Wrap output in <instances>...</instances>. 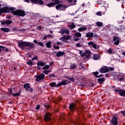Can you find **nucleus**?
Here are the masks:
<instances>
[{
    "instance_id": "5701e85b",
    "label": "nucleus",
    "mask_w": 125,
    "mask_h": 125,
    "mask_svg": "<svg viewBox=\"0 0 125 125\" xmlns=\"http://www.w3.org/2000/svg\"><path fill=\"white\" fill-rule=\"evenodd\" d=\"M0 30L5 33H8L10 31L9 28L4 27V28H1Z\"/></svg>"
},
{
    "instance_id": "e433bc0d",
    "label": "nucleus",
    "mask_w": 125,
    "mask_h": 125,
    "mask_svg": "<svg viewBox=\"0 0 125 125\" xmlns=\"http://www.w3.org/2000/svg\"><path fill=\"white\" fill-rule=\"evenodd\" d=\"M96 25L98 26V27H102V26H103V22L97 21L96 22Z\"/></svg>"
},
{
    "instance_id": "79ce46f5",
    "label": "nucleus",
    "mask_w": 125,
    "mask_h": 125,
    "mask_svg": "<svg viewBox=\"0 0 125 125\" xmlns=\"http://www.w3.org/2000/svg\"><path fill=\"white\" fill-rule=\"evenodd\" d=\"M5 48H6L5 46L0 45V53L1 52V49L2 50H4Z\"/></svg>"
},
{
    "instance_id": "c85d7f7f",
    "label": "nucleus",
    "mask_w": 125,
    "mask_h": 125,
    "mask_svg": "<svg viewBox=\"0 0 125 125\" xmlns=\"http://www.w3.org/2000/svg\"><path fill=\"white\" fill-rule=\"evenodd\" d=\"M119 95L121 96H123V97H125V90H122L120 91V93H119Z\"/></svg>"
},
{
    "instance_id": "dca6fc26",
    "label": "nucleus",
    "mask_w": 125,
    "mask_h": 125,
    "mask_svg": "<svg viewBox=\"0 0 125 125\" xmlns=\"http://www.w3.org/2000/svg\"><path fill=\"white\" fill-rule=\"evenodd\" d=\"M31 2H34L36 4H43L44 2L42 0H31Z\"/></svg>"
},
{
    "instance_id": "b1692460",
    "label": "nucleus",
    "mask_w": 125,
    "mask_h": 125,
    "mask_svg": "<svg viewBox=\"0 0 125 125\" xmlns=\"http://www.w3.org/2000/svg\"><path fill=\"white\" fill-rule=\"evenodd\" d=\"M27 64L29 66H33V65H35V62L31 60H28L27 62Z\"/></svg>"
},
{
    "instance_id": "ea45409f",
    "label": "nucleus",
    "mask_w": 125,
    "mask_h": 125,
    "mask_svg": "<svg viewBox=\"0 0 125 125\" xmlns=\"http://www.w3.org/2000/svg\"><path fill=\"white\" fill-rule=\"evenodd\" d=\"M93 74L94 76H95V77H96V78H97V77H98V75H99V72H98V71H96V72H93Z\"/></svg>"
},
{
    "instance_id": "13d9d810",
    "label": "nucleus",
    "mask_w": 125,
    "mask_h": 125,
    "mask_svg": "<svg viewBox=\"0 0 125 125\" xmlns=\"http://www.w3.org/2000/svg\"><path fill=\"white\" fill-rule=\"evenodd\" d=\"M101 77H103V74H101V75H100L98 76V77H97V78H101Z\"/></svg>"
},
{
    "instance_id": "3c124183",
    "label": "nucleus",
    "mask_w": 125,
    "mask_h": 125,
    "mask_svg": "<svg viewBox=\"0 0 125 125\" xmlns=\"http://www.w3.org/2000/svg\"><path fill=\"white\" fill-rule=\"evenodd\" d=\"M96 14L98 16H102V14H101V11L97 12Z\"/></svg>"
},
{
    "instance_id": "20e7f679",
    "label": "nucleus",
    "mask_w": 125,
    "mask_h": 125,
    "mask_svg": "<svg viewBox=\"0 0 125 125\" xmlns=\"http://www.w3.org/2000/svg\"><path fill=\"white\" fill-rule=\"evenodd\" d=\"M14 14L16 16H20L21 17H24V16L25 15V12L22 10L20 9L16 10L14 13Z\"/></svg>"
},
{
    "instance_id": "2f4dec72",
    "label": "nucleus",
    "mask_w": 125,
    "mask_h": 125,
    "mask_svg": "<svg viewBox=\"0 0 125 125\" xmlns=\"http://www.w3.org/2000/svg\"><path fill=\"white\" fill-rule=\"evenodd\" d=\"M71 69H76L77 68V64L76 63H71L70 66Z\"/></svg>"
},
{
    "instance_id": "a878e982",
    "label": "nucleus",
    "mask_w": 125,
    "mask_h": 125,
    "mask_svg": "<svg viewBox=\"0 0 125 125\" xmlns=\"http://www.w3.org/2000/svg\"><path fill=\"white\" fill-rule=\"evenodd\" d=\"M75 107H76V104L71 103L69 105V109L71 111H73V110H74V108H75Z\"/></svg>"
},
{
    "instance_id": "f03ea898",
    "label": "nucleus",
    "mask_w": 125,
    "mask_h": 125,
    "mask_svg": "<svg viewBox=\"0 0 125 125\" xmlns=\"http://www.w3.org/2000/svg\"><path fill=\"white\" fill-rule=\"evenodd\" d=\"M67 83H67V81L65 80V81H62V82L58 83L57 84H56V83H55V82H52L49 84V85L51 87H59L60 86H61L62 85H65L67 84Z\"/></svg>"
},
{
    "instance_id": "e2e57ef3",
    "label": "nucleus",
    "mask_w": 125,
    "mask_h": 125,
    "mask_svg": "<svg viewBox=\"0 0 125 125\" xmlns=\"http://www.w3.org/2000/svg\"><path fill=\"white\" fill-rule=\"evenodd\" d=\"M30 92H33V88H30Z\"/></svg>"
},
{
    "instance_id": "39448f33",
    "label": "nucleus",
    "mask_w": 125,
    "mask_h": 125,
    "mask_svg": "<svg viewBox=\"0 0 125 125\" xmlns=\"http://www.w3.org/2000/svg\"><path fill=\"white\" fill-rule=\"evenodd\" d=\"M45 78V75L43 73H41L39 75L36 76V79H35L36 82H42L43 80H44Z\"/></svg>"
},
{
    "instance_id": "4468645a",
    "label": "nucleus",
    "mask_w": 125,
    "mask_h": 125,
    "mask_svg": "<svg viewBox=\"0 0 125 125\" xmlns=\"http://www.w3.org/2000/svg\"><path fill=\"white\" fill-rule=\"evenodd\" d=\"M61 34L62 35H64V34H66V35H69V34H70V31L69 30V29L67 28H63L61 30Z\"/></svg>"
},
{
    "instance_id": "aec40b11",
    "label": "nucleus",
    "mask_w": 125,
    "mask_h": 125,
    "mask_svg": "<svg viewBox=\"0 0 125 125\" xmlns=\"http://www.w3.org/2000/svg\"><path fill=\"white\" fill-rule=\"evenodd\" d=\"M98 2L99 5H100V4H102L103 6H104V7H106V6H107L105 5V4L107 5V3L105 1H102L101 0H100L99 1H98Z\"/></svg>"
},
{
    "instance_id": "c756f323",
    "label": "nucleus",
    "mask_w": 125,
    "mask_h": 125,
    "mask_svg": "<svg viewBox=\"0 0 125 125\" xmlns=\"http://www.w3.org/2000/svg\"><path fill=\"white\" fill-rule=\"evenodd\" d=\"M46 46L47 48H50L51 47V41H48L46 43Z\"/></svg>"
},
{
    "instance_id": "9d476101",
    "label": "nucleus",
    "mask_w": 125,
    "mask_h": 125,
    "mask_svg": "<svg viewBox=\"0 0 125 125\" xmlns=\"http://www.w3.org/2000/svg\"><path fill=\"white\" fill-rule=\"evenodd\" d=\"M88 45H92V47L95 49H98L99 48V46L97 45V44L93 42H88Z\"/></svg>"
},
{
    "instance_id": "393cba45",
    "label": "nucleus",
    "mask_w": 125,
    "mask_h": 125,
    "mask_svg": "<svg viewBox=\"0 0 125 125\" xmlns=\"http://www.w3.org/2000/svg\"><path fill=\"white\" fill-rule=\"evenodd\" d=\"M56 55L58 57H60V56H63V55H65V53L64 52L59 51L57 53Z\"/></svg>"
},
{
    "instance_id": "0e129e2a",
    "label": "nucleus",
    "mask_w": 125,
    "mask_h": 125,
    "mask_svg": "<svg viewBox=\"0 0 125 125\" xmlns=\"http://www.w3.org/2000/svg\"><path fill=\"white\" fill-rule=\"evenodd\" d=\"M25 1H26V2H30V0H24Z\"/></svg>"
},
{
    "instance_id": "72a5a7b5",
    "label": "nucleus",
    "mask_w": 125,
    "mask_h": 125,
    "mask_svg": "<svg viewBox=\"0 0 125 125\" xmlns=\"http://www.w3.org/2000/svg\"><path fill=\"white\" fill-rule=\"evenodd\" d=\"M107 52L108 54H113L114 53V49L110 48L107 50Z\"/></svg>"
},
{
    "instance_id": "8fccbe9b",
    "label": "nucleus",
    "mask_w": 125,
    "mask_h": 125,
    "mask_svg": "<svg viewBox=\"0 0 125 125\" xmlns=\"http://www.w3.org/2000/svg\"><path fill=\"white\" fill-rule=\"evenodd\" d=\"M120 113L123 115V117H125V111H121Z\"/></svg>"
},
{
    "instance_id": "6ab92c4d",
    "label": "nucleus",
    "mask_w": 125,
    "mask_h": 125,
    "mask_svg": "<svg viewBox=\"0 0 125 125\" xmlns=\"http://www.w3.org/2000/svg\"><path fill=\"white\" fill-rule=\"evenodd\" d=\"M8 13H12L14 15V12H15V8L14 7H8Z\"/></svg>"
},
{
    "instance_id": "0eeeda50",
    "label": "nucleus",
    "mask_w": 125,
    "mask_h": 125,
    "mask_svg": "<svg viewBox=\"0 0 125 125\" xmlns=\"http://www.w3.org/2000/svg\"><path fill=\"white\" fill-rule=\"evenodd\" d=\"M71 40V36L70 35L63 36L61 37V40L64 42H68L67 41Z\"/></svg>"
},
{
    "instance_id": "052dcab7",
    "label": "nucleus",
    "mask_w": 125,
    "mask_h": 125,
    "mask_svg": "<svg viewBox=\"0 0 125 125\" xmlns=\"http://www.w3.org/2000/svg\"><path fill=\"white\" fill-rule=\"evenodd\" d=\"M5 51L6 52H8V51H9V50H8V48H6V49H5Z\"/></svg>"
},
{
    "instance_id": "58836bf2",
    "label": "nucleus",
    "mask_w": 125,
    "mask_h": 125,
    "mask_svg": "<svg viewBox=\"0 0 125 125\" xmlns=\"http://www.w3.org/2000/svg\"><path fill=\"white\" fill-rule=\"evenodd\" d=\"M51 70H44L43 71V73L45 75H48V74H49V73H51Z\"/></svg>"
},
{
    "instance_id": "f704fd0d",
    "label": "nucleus",
    "mask_w": 125,
    "mask_h": 125,
    "mask_svg": "<svg viewBox=\"0 0 125 125\" xmlns=\"http://www.w3.org/2000/svg\"><path fill=\"white\" fill-rule=\"evenodd\" d=\"M21 94V90H20L19 93L13 94V96H14V97H18V96H20Z\"/></svg>"
},
{
    "instance_id": "49530a36",
    "label": "nucleus",
    "mask_w": 125,
    "mask_h": 125,
    "mask_svg": "<svg viewBox=\"0 0 125 125\" xmlns=\"http://www.w3.org/2000/svg\"><path fill=\"white\" fill-rule=\"evenodd\" d=\"M38 45H40V46H43V43H42V42H38Z\"/></svg>"
},
{
    "instance_id": "5fc2aeb1",
    "label": "nucleus",
    "mask_w": 125,
    "mask_h": 125,
    "mask_svg": "<svg viewBox=\"0 0 125 125\" xmlns=\"http://www.w3.org/2000/svg\"><path fill=\"white\" fill-rule=\"evenodd\" d=\"M47 39V36H45L43 38V40L44 41H45V40H46Z\"/></svg>"
},
{
    "instance_id": "6e6552de",
    "label": "nucleus",
    "mask_w": 125,
    "mask_h": 125,
    "mask_svg": "<svg viewBox=\"0 0 125 125\" xmlns=\"http://www.w3.org/2000/svg\"><path fill=\"white\" fill-rule=\"evenodd\" d=\"M44 120L46 121V122H48L51 120V114L47 112L46 113L44 116Z\"/></svg>"
},
{
    "instance_id": "680f3d73",
    "label": "nucleus",
    "mask_w": 125,
    "mask_h": 125,
    "mask_svg": "<svg viewBox=\"0 0 125 125\" xmlns=\"http://www.w3.org/2000/svg\"><path fill=\"white\" fill-rule=\"evenodd\" d=\"M110 71H114V67H110Z\"/></svg>"
},
{
    "instance_id": "6e6d98bb",
    "label": "nucleus",
    "mask_w": 125,
    "mask_h": 125,
    "mask_svg": "<svg viewBox=\"0 0 125 125\" xmlns=\"http://www.w3.org/2000/svg\"><path fill=\"white\" fill-rule=\"evenodd\" d=\"M53 64H54V62H50L49 65H50V66H52V65H53Z\"/></svg>"
},
{
    "instance_id": "1a4fd4ad",
    "label": "nucleus",
    "mask_w": 125,
    "mask_h": 125,
    "mask_svg": "<svg viewBox=\"0 0 125 125\" xmlns=\"http://www.w3.org/2000/svg\"><path fill=\"white\" fill-rule=\"evenodd\" d=\"M45 65H46V63H45V62H43L41 61H38L37 62L38 70H41V69H42L41 67H40V66H41V67H44V66H45Z\"/></svg>"
},
{
    "instance_id": "bf43d9fd",
    "label": "nucleus",
    "mask_w": 125,
    "mask_h": 125,
    "mask_svg": "<svg viewBox=\"0 0 125 125\" xmlns=\"http://www.w3.org/2000/svg\"><path fill=\"white\" fill-rule=\"evenodd\" d=\"M47 38H52V36H51V35H47Z\"/></svg>"
},
{
    "instance_id": "423d86ee",
    "label": "nucleus",
    "mask_w": 125,
    "mask_h": 125,
    "mask_svg": "<svg viewBox=\"0 0 125 125\" xmlns=\"http://www.w3.org/2000/svg\"><path fill=\"white\" fill-rule=\"evenodd\" d=\"M110 71V69L107 66H104L99 70L100 73H108Z\"/></svg>"
},
{
    "instance_id": "4c0bfd02",
    "label": "nucleus",
    "mask_w": 125,
    "mask_h": 125,
    "mask_svg": "<svg viewBox=\"0 0 125 125\" xmlns=\"http://www.w3.org/2000/svg\"><path fill=\"white\" fill-rule=\"evenodd\" d=\"M120 40V38L117 36H113V42H116V41H118Z\"/></svg>"
},
{
    "instance_id": "cd10ccee",
    "label": "nucleus",
    "mask_w": 125,
    "mask_h": 125,
    "mask_svg": "<svg viewBox=\"0 0 125 125\" xmlns=\"http://www.w3.org/2000/svg\"><path fill=\"white\" fill-rule=\"evenodd\" d=\"M75 38H81L82 37V33L80 32H76L74 34Z\"/></svg>"
},
{
    "instance_id": "a211bd4d",
    "label": "nucleus",
    "mask_w": 125,
    "mask_h": 125,
    "mask_svg": "<svg viewBox=\"0 0 125 125\" xmlns=\"http://www.w3.org/2000/svg\"><path fill=\"white\" fill-rule=\"evenodd\" d=\"M58 0H56L54 1V2L49 3L47 4V6H48V7H52L53 6H54V5H56V4H58Z\"/></svg>"
},
{
    "instance_id": "09e8293b",
    "label": "nucleus",
    "mask_w": 125,
    "mask_h": 125,
    "mask_svg": "<svg viewBox=\"0 0 125 125\" xmlns=\"http://www.w3.org/2000/svg\"><path fill=\"white\" fill-rule=\"evenodd\" d=\"M76 46H77V47H82V44H81L80 43H77L76 44Z\"/></svg>"
},
{
    "instance_id": "7c9ffc66",
    "label": "nucleus",
    "mask_w": 125,
    "mask_h": 125,
    "mask_svg": "<svg viewBox=\"0 0 125 125\" xmlns=\"http://www.w3.org/2000/svg\"><path fill=\"white\" fill-rule=\"evenodd\" d=\"M69 28H70V30H73V29L76 28V25H75L74 22H72L71 24H69Z\"/></svg>"
},
{
    "instance_id": "c03bdc74",
    "label": "nucleus",
    "mask_w": 125,
    "mask_h": 125,
    "mask_svg": "<svg viewBox=\"0 0 125 125\" xmlns=\"http://www.w3.org/2000/svg\"><path fill=\"white\" fill-rule=\"evenodd\" d=\"M68 80H69L70 81H71V82H75V79L74 78V77H67Z\"/></svg>"
},
{
    "instance_id": "a19ab883",
    "label": "nucleus",
    "mask_w": 125,
    "mask_h": 125,
    "mask_svg": "<svg viewBox=\"0 0 125 125\" xmlns=\"http://www.w3.org/2000/svg\"><path fill=\"white\" fill-rule=\"evenodd\" d=\"M121 90H122V89H115L114 91L116 93H118V94H120Z\"/></svg>"
},
{
    "instance_id": "c9c22d12",
    "label": "nucleus",
    "mask_w": 125,
    "mask_h": 125,
    "mask_svg": "<svg viewBox=\"0 0 125 125\" xmlns=\"http://www.w3.org/2000/svg\"><path fill=\"white\" fill-rule=\"evenodd\" d=\"M50 68V66L49 65H45L42 68V70H48L49 68Z\"/></svg>"
},
{
    "instance_id": "774afa93",
    "label": "nucleus",
    "mask_w": 125,
    "mask_h": 125,
    "mask_svg": "<svg viewBox=\"0 0 125 125\" xmlns=\"http://www.w3.org/2000/svg\"><path fill=\"white\" fill-rule=\"evenodd\" d=\"M42 26H38V29H42Z\"/></svg>"
},
{
    "instance_id": "69168bd1",
    "label": "nucleus",
    "mask_w": 125,
    "mask_h": 125,
    "mask_svg": "<svg viewBox=\"0 0 125 125\" xmlns=\"http://www.w3.org/2000/svg\"><path fill=\"white\" fill-rule=\"evenodd\" d=\"M50 77H55V75L54 74H51Z\"/></svg>"
},
{
    "instance_id": "4be33fe9",
    "label": "nucleus",
    "mask_w": 125,
    "mask_h": 125,
    "mask_svg": "<svg viewBox=\"0 0 125 125\" xmlns=\"http://www.w3.org/2000/svg\"><path fill=\"white\" fill-rule=\"evenodd\" d=\"M93 59L94 60H99V59H100V55H99V54H94L93 55Z\"/></svg>"
},
{
    "instance_id": "4d7b16f0",
    "label": "nucleus",
    "mask_w": 125,
    "mask_h": 125,
    "mask_svg": "<svg viewBox=\"0 0 125 125\" xmlns=\"http://www.w3.org/2000/svg\"><path fill=\"white\" fill-rule=\"evenodd\" d=\"M33 42H34L35 43H39V42H38V41H37L36 40H34L33 41Z\"/></svg>"
},
{
    "instance_id": "412c9836",
    "label": "nucleus",
    "mask_w": 125,
    "mask_h": 125,
    "mask_svg": "<svg viewBox=\"0 0 125 125\" xmlns=\"http://www.w3.org/2000/svg\"><path fill=\"white\" fill-rule=\"evenodd\" d=\"M24 88H25L26 91H28L29 89L31 88V86H30V84L29 83H26L23 85Z\"/></svg>"
},
{
    "instance_id": "37998d69",
    "label": "nucleus",
    "mask_w": 125,
    "mask_h": 125,
    "mask_svg": "<svg viewBox=\"0 0 125 125\" xmlns=\"http://www.w3.org/2000/svg\"><path fill=\"white\" fill-rule=\"evenodd\" d=\"M120 43V40H117L114 43V45H119V44Z\"/></svg>"
},
{
    "instance_id": "2eb2a0df",
    "label": "nucleus",
    "mask_w": 125,
    "mask_h": 125,
    "mask_svg": "<svg viewBox=\"0 0 125 125\" xmlns=\"http://www.w3.org/2000/svg\"><path fill=\"white\" fill-rule=\"evenodd\" d=\"M1 25H10L12 23V21L7 20L6 21H0Z\"/></svg>"
},
{
    "instance_id": "f257e3e1",
    "label": "nucleus",
    "mask_w": 125,
    "mask_h": 125,
    "mask_svg": "<svg viewBox=\"0 0 125 125\" xmlns=\"http://www.w3.org/2000/svg\"><path fill=\"white\" fill-rule=\"evenodd\" d=\"M18 46L19 47H20L22 50H24L25 48L26 49H28V50H30V49L35 48L36 47V45H35V44L34 43H32L31 42H25V41H22L21 42H19L18 43Z\"/></svg>"
},
{
    "instance_id": "ddd939ff",
    "label": "nucleus",
    "mask_w": 125,
    "mask_h": 125,
    "mask_svg": "<svg viewBox=\"0 0 125 125\" xmlns=\"http://www.w3.org/2000/svg\"><path fill=\"white\" fill-rule=\"evenodd\" d=\"M86 38L92 39V38H95L96 36L94 35L93 32H88L86 34Z\"/></svg>"
},
{
    "instance_id": "9b49d317",
    "label": "nucleus",
    "mask_w": 125,
    "mask_h": 125,
    "mask_svg": "<svg viewBox=\"0 0 125 125\" xmlns=\"http://www.w3.org/2000/svg\"><path fill=\"white\" fill-rule=\"evenodd\" d=\"M111 123L113 125H118V116L114 115L111 120Z\"/></svg>"
},
{
    "instance_id": "de8ad7c7",
    "label": "nucleus",
    "mask_w": 125,
    "mask_h": 125,
    "mask_svg": "<svg viewBox=\"0 0 125 125\" xmlns=\"http://www.w3.org/2000/svg\"><path fill=\"white\" fill-rule=\"evenodd\" d=\"M53 47L55 49H60V47H59V46H56V45H54L53 46Z\"/></svg>"
},
{
    "instance_id": "f8f14e48",
    "label": "nucleus",
    "mask_w": 125,
    "mask_h": 125,
    "mask_svg": "<svg viewBox=\"0 0 125 125\" xmlns=\"http://www.w3.org/2000/svg\"><path fill=\"white\" fill-rule=\"evenodd\" d=\"M1 13H8V7H4L0 9V15Z\"/></svg>"
},
{
    "instance_id": "a18cd8bd",
    "label": "nucleus",
    "mask_w": 125,
    "mask_h": 125,
    "mask_svg": "<svg viewBox=\"0 0 125 125\" xmlns=\"http://www.w3.org/2000/svg\"><path fill=\"white\" fill-rule=\"evenodd\" d=\"M32 61H35V60H38V56H35L31 59Z\"/></svg>"
},
{
    "instance_id": "473e14b6",
    "label": "nucleus",
    "mask_w": 125,
    "mask_h": 125,
    "mask_svg": "<svg viewBox=\"0 0 125 125\" xmlns=\"http://www.w3.org/2000/svg\"><path fill=\"white\" fill-rule=\"evenodd\" d=\"M105 81V78H99L98 79V82L99 83L101 84L102 83H103Z\"/></svg>"
},
{
    "instance_id": "603ef678",
    "label": "nucleus",
    "mask_w": 125,
    "mask_h": 125,
    "mask_svg": "<svg viewBox=\"0 0 125 125\" xmlns=\"http://www.w3.org/2000/svg\"><path fill=\"white\" fill-rule=\"evenodd\" d=\"M74 42H78V41L80 40V39L76 38H74Z\"/></svg>"
},
{
    "instance_id": "864d4df0",
    "label": "nucleus",
    "mask_w": 125,
    "mask_h": 125,
    "mask_svg": "<svg viewBox=\"0 0 125 125\" xmlns=\"http://www.w3.org/2000/svg\"><path fill=\"white\" fill-rule=\"evenodd\" d=\"M36 109V110H39L40 109V105H37Z\"/></svg>"
},
{
    "instance_id": "bb28decb",
    "label": "nucleus",
    "mask_w": 125,
    "mask_h": 125,
    "mask_svg": "<svg viewBox=\"0 0 125 125\" xmlns=\"http://www.w3.org/2000/svg\"><path fill=\"white\" fill-rule=\"evenodd\" d=\"M87 29L86 26H84V27L78 28V31L79 32H83V31H86Z\"/></svg>"
},
{
    "instance_id": "7ed1b4c3",
    "label": "nucleus",
    "mask_w": 125,
    "mask_h": 125,
    "mask_svg": "<svg viewBox=\"0 0 125 125\" xmlns=\"http://www.w3.org/2000/svg\"><path fill=\"white\" fill-rule=\"evenodd\" d=\"M79 52L81 57H84L85 56L86 59H88V58H89L91 55V51H90L89 50H86L84 53H83V51H81L80 50H79Z\"/></svg>"
},
{
    "instance_id": "338daca9",
    "label": "nucleus",
    "mask_w": 125,
    "mask_h": 125,
    "mask_svg": "<svg viewBox=\"0 0 125 125\" xmlns=\"http://www.w3.org/2000/svg\"><path fill=\"white\" fill-rule=\"evenodd\" d=\"M123 55H124V56H125V51L123 52Z\"/></svg>"
},
{
    "instance_id": "f3484780",
    "label": "nucleus",
    "mask_w": 125,
    "mask_h": 125,
    "mask_svg": "<svg viewBox=\"0 0 125 125\" xmlns=\"http://www.w3.org/2000/svg\"><path fill=\"white\" fill-rule=\"evenodd\" d=\"M56 9H61V8H63L66 9V6L65 5H62V4H59L56 6Z\"/></svg>"
}]
</instances>
